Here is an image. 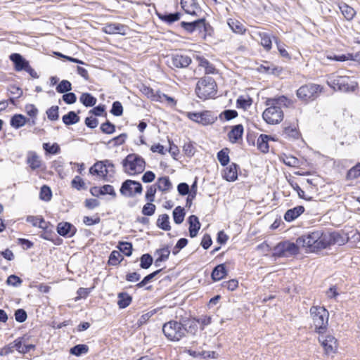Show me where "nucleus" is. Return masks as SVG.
Instances as JSON below:
<instances>
[{"instance_id": "2", "label": "nucleus", "mask_w": 360, "mask_h": 360, "mask_svg": "<svg viewBox=\"0 0 360 360\" xmlns=\"http://www.w3.org/2000/svg\"><path fill=\"white\" fill-rule=\"evenodd\" d=\"M197 96L202 100L214 98L217 92V86L214 78L205 76L197 82L195 87Z\"/></svg>"}, {"instance_id": "43", "label": "nucleus", "mask_w": 360, "mask_h": 360, "mask_svg": "<svg viewBox=\"0 0 360 360\" xmlns=\"http://www.w3.org/2000/svg\"><path fill=\"white\" fill-rule=\"evenodd\" d=\"M117 248L124 254L126 256L129 257L132 254V244L129 242L121 241L117 245Z\"/></svg>"}, {"instance_id": "54", "label": "nucleus", "mask_w": 360, "mask_h": 360, "mask_svg": "<svg viewBox=\"0 0 360 360\" xmlns=\"http://www.w3.org/2000/svg\"><path fill=\"white\" fill-rule=\"evenodd\" d=\"M157 190L158 188L155 184L147 187L145 198L148 202H153L155 200V196Z\"/></svg>"}, {"instance_id": "39", "label": "nucleus", "mask_w": 360, "mask_h": 360, "mask_svg": "<svg viewBox=\"0 0 360 360\" xmlns=\"http://www.w3.org/2000/svg\"><path fill=\"white\" fill-rule=\"evenodd\" d=\"M229 153V149L228 148H224L217 153V160L222 166H226L229 164L230 161Z\"/></svg>"}, {"instance_id": "46", "label": "nucleus", "mask_w": 360, "mask_h": 360, "mask_svg": "<svg viewBox=\"0 0 360 360\" xmlns=\"http://www.w3.org/2000/svg\"><path fill=\"white\" fill-rule=\"evenodd\" d=\"M155 254L158 255V262H165L169 258V256L170 255V250L169 247H165L156 250Z\"/></svg>"}, {"instance_id": "23", "label": "nucleus", "mask_w": 360, "mask_h": 360, "mask_svg": "<svg viewBox=\"0 0 360 360\" xmlns=\"http://www.w3.org/2000/svg\"><path fill=\"white\" fill-rule=\"evenodd\" d=\"M228 272L225 264L217 265L212 271L211 278L213 281H219L227 275Z\"/></svg>"}, {"instance_id": "48", "label": "nucleus", "mask_w": 360, "mask_h": 360, "mask_svg": "<svg viewBox=\"0 0 360 360\" xmlns=\"http://www.w3.org/2000/svg\"><path fill=\"white\" fill-rule=\"evenodd\" d=\"M52 197V192L51 188L46 185H44L41 186L40 193H39V198L41 200L48 202L51 200Z\"/></svg>"}, {"instance_id": "6", "label": "nucleus", "mask_w": 360, "mask_h": 360, "mask_svg": "<svg viewBox=\"0 0 360 360\" xmlns=\"http://www.w3.org/2000/svg\"><path fill=\"white\" fill-rule=\"evenodd\" d=\"M300 244L290 240H283L278 243L273 249L272 256L275 257H294L300 252Z\"/></svg>"}, {"instance_id": "62", "label": "nucleus", "mask_w": 360, "mask_h": 360, "mask_svg": "<svg viewBox=\"0 0 360 360\" xmlns=\"http://www.w3.org/2000/svg\"><path fill=\"white\" fill-rule=\"evenodd\" d=\"M120 257L121 255L119 251L113 250L109 256L108 264L112 266L117 265L121 262Z\"/></svg>"}, {"instance_id": "5", "label": "nucleus", "mask_w": 360, "mask_h": 360, "mask_svg": "<svg viewBox=\"0 0 360 360\" xmlns=\"http://www.w3.org/2000/svg\"><path fill=\"white\" fill-rule=\"evenodd\" d=\"M310 314L313 319L315 331L319 334L323 333L327 328L328 311L324 307L312 306Z\"/></svg>"}, {"instance_id": "32", "label": "nucleus", "mask_w": 360, "mask_h": 360, "mask_svg": "<svg viewBox=\"0 0 360 360\" xmlns=\"http://www.w3.org/2000/svg\"><path fill=\"white\" fill-rule=\"evenodd\" d=\"M117 304L120 309H124L127 307L132 301V297L127 292H121L117 295Z\"/></svg>"}, {"instance_id": "15", "label": "nucleus", "mask_w": 360, "mask_h": 360, "mask_svg": "<svg viewBox=\"0 0 360 360\" xmlns=\"http://www.w3.org/2000/svg\"><path fill=\"white\" fill-rule=\"evenodd\" d=\"M9 58L14 65L15 70L17 72L26 70V68L30 65L29 61L23 58L20 53H12Z\"/></svg>"}, {"instance_id": "4", "label": "nucleus", "mask_w": 360, "mask_h": 360, "mask_svg": "<svg viewBox=\"0 0 360 360\" xmlns=\"http://www.w3.org/2000/svg\"><path fill=\"white\" fill-rule=\"evenodd\" d=\"M124 172L128 174L142 173L146 167L144 159L136 153H131L122 161Z\"/></svg>"}, {"instance_id": "11", "label": "nucleus", "mask_w": 360, "mask_h": 360, "mask_svg": "<svg viewBox=\"0 0 360 360\" xmlns=\"http://www.w3.org/2000/svg\"><path fill=\"white\" fill-rule=\"evenodd\" d=\"M188 117L195 122L202 124V125L213 124L217 120V117L213 114V112L209 110H205L201 112H188Z\"/></svg>"}, {"instance_id": "61", "label": "nucleus", "mask_w": 360, "mask_h": 360, "mask_svg": "<svg viewBox=\"0 0 360 360\" xmlns=\"http://www.w3.org/2000/svg\"><path fill=\"white\" fill-rule=\"evenodd\" d=\"M71 185L73 188H76L78 191L86 188L85 183L79 176H76L72 180Z\"/></svg>"}, {"instance_id": "13", "label": "nucleus", "mask_w": 360, "mask_h": 360, "mask_svg": "<svg viewBox=\"0 0 360 360\" xmlns=\"http://www.w3.org/2000/svg\"><path fill=\"white\" fill-rule=\"evenodd\" d=\"M89 173L92 175H97L101 177L104 181H108V171L106 170L104 160L97 161L89 168Z\"/></svg>"}, {"instance_id": "38", "label": "nucleus", "mask_w": 360, "mask_h": 360, "mask_svg": "<svg viewBox=\"0 0 360 360\" xmlns=\"http://www.w3.org/2000/svg\"><path fill=\"white\" fill-rule=\"evenodd\" d=\"M173 219L174 221L176 224H181L184 220L186 215V212L184 207L181 206H177L175 207V209L173 210Z\"/></svg>"}, {"instance_id": "34", "label": "nucleus", "mask_w": 360, "mask_h": 360, "mask_svg": "<svg viewBox=\"0 0 360 360\" xmlns=\"http://www.w3.org/2000/svg\"><path fill=\"white\" fill-rule=\"evenodd\" d=\"M79 101L85 107H93L96 105L97 99L90 93H83Z\"/></svg>"}, {"instance_id": "33", "label": "nucleus", "mask_w": 360, "mask_h": 360, "mask_svg": "<svg viewBox=\"0 0 360 360\" xmlns=\"http://www.w3.org/2000/svg\"><path fill=\"white\" fill-rule=\"evenodd\" d=\"M27 120H28L24 115L15 114L11 117L10 124L15 129H19L24 126Z\"/></svg>"}, {"instance_id": "41", "label": "nucleus", "mask_w": 360, "mask_h": 360, "mask_svg": "<svg viewBox=\"0 0 360 360\" xmlns=\"http://www.w3.org/2000/svg\"><path fill=\"white\" fill-rule=\"evenodd\" d=\"M27 163L30 165L32 170L39 169L41 167V160L39 157L35 153H33L30 156L27 158Z\"/></svg>"}, {"instance_id": "22", "label": "nucleus", "mask_w": 360, "mask_h": 360, "mask_svg": "<svg viewBox=\"0 0 360 360\" xmlns=\"http://www.w3.org/2000/svg\"><path fill=\"white\" fill-rule=\"evenodd\" d=\"M304 212V207L302 205L296 206L292 209H289L284 214V219L290 222L296 219Z\"/></svg>"}, {"instance_id": "28", "label": "nucleus", "mask_w": 360, "mask_h": 360, "mask_svg": "<svg viewBox=\"0 0 360 360\" xmlns=\"http://www.w3.org/2000/svg\"><path fill=\"white\" fill-rule=\"evenodd\" d=\"M127 26L119 23H110L105 27V32L107 34H125Z\"/></svg>"}, {"instance_id": "16", "label": "nucleus", "mask_w": 360, "mask_h": 360, "mask_svg": "<svg viewBox=\"0 0 360 360\" xmlns=\"http://www.w3.org/2000/svg\"><path fill=\"white\" fill-rule=\"evenodd\" d=\"M202 18H199L191 22H181V27L188 34H192L195 31L201 33V27L202 26Z\"/></svg>"}, {"instance_id": "17", "label": "nucleus", "mask_w": 360, "mask_h": 360, "mask_svg": "<svg viewBox=\"0 0 360 360\" xmlns=\"http://www.w3.org/2000/svg\"><path fill=\"white\" fill-rule=\"evenodd\" d=\"M156 15H158V18L161 20L162 22L167 25H172V23L178 21L180 20L181 14L179 12H175V13H160L156 11Z\"/></svg>"}, {"instance_id": "35", "label": "nucleus", "mask_w": 360, "mask_h": 360, "mask_svg": "<svg viewBox=\"0 0 360 360\" xmlns=\"http://www.w3.org/2000/svg\"><path fill=\"white\" fill-rule=\"evenodd\" d=\"M80 117L75 111H70L63 115L62 120L65 125H72L79 122Z\"/></svg>"}, {"instance_id": "52", "label": "nucleus", "mask_w": 360, "mask_h": 360, "mask_svg": "<svg viewBox=\"0 0 360 360\" xmlns=\"http://www.w3.org/2000/svg\"><path fill=\"white\" fill-rule=\"evenodd\" d=\"M360 176V162L352 167L347 174V179H355Z\"/></svg>"}, {"instance_id": "12", "label": "nucleus", "mask_w": 360, "mask_h": 360, "mask_svg": "<svg viewBox=\"0 0 360 360\" xmlns=\"http://www.w3.org/2000/svg\"><path fill=\"white\" fill-rule=\"evenodd\" d=\"M192 62L191 58L186 55L172 54L171 56V65L176 68H187Z\"/></svg>"}, {"instance_id": "57", "label": "nucleus", "mask_w": 360, "mask_h": 360, "mask_svg": "<svg viewBox=\"0 0 360 360\" xmlns=\"http://www.w3.org/2000/svg\"><path fill=\"white\" fill-rule=\"evenodd\" d=\"M153 202H148L142 208V214L145 216H152L156 209V206L152 203Z\"/></svg>"}, {"instance_id": "49", "label": "nucleus", "mask_w": 360, "mask_h": 360, "mask_svg": "<svg viewBox=\"0 0 360 360\" xmlns=\"http://www.w3.org/2000/svg\"><path fill=\"white\" fill-rule=\"evenodd\" d=\"M100 129L103 134H112L115 131V125L109 120H106L104 123L101 124Z\"/></svg>"}, {"instance_id": "25", "label": "nucleus", "mask_w": 360, "mask_h": 360, "mask_svg": "<svg viewBox=\"0 0 360 360\" xmlns=\"http://www.w3.org/2000/svg\"><path fill=\"white\" fill-rule=\"evenodd\" d=\"M189 224V236L191 238H194L198 235V233L200 229V223L198 217L195 215H191L188 219Z\"/></svg>"}, {"instance_id": "50", "label": "nucleus", "mask_w": 360, "mask_h": 360, "mask_svg": "<svg viewBox=\"0 0 360 360\" xmlns=\"http://www.w3.org/2000/svg\"><path fill=\"white\" fill-rule=\"evenodd\" d=\"M162 271V269L155 271L154 272L145 276L143 280L136 284L137 288H142L145 286L148 283L150 282L158 274Z\"/></svg>"}, {"instance_id": "36", "label": "nucleus", "mask_w": 360, "mask_h": 360, "mask_svg": "<svg viewBox=\"0 0 360 360\" xmlns=\"http://www.w3.org/2000/svg\"><path fill=\"white\" fill-rule=\"evenodd\" d=\"M157 226L164 231H169L171 226L169 215L167 214L160 215L157 220Z\"/></svg>"}, {"instance_id": "20", "label": "nucleus", "mask_w": 360, "mask_h": 360, "mask_svg": "<svg viewBox=\"0 0 360 360\" xmlns=\"http://www.w3.org/2000/svg\"><path fill=\"white\" fill-rule=\"evenodd\" d=\"M319 341L321 342V345L327 354L335 352L337 348V340L333 336L326 335L323 340L319 338Z\"/></svg>"}, {"instance_id": "55", "label": "nucleus", "mask_w": 360, "mask_h": 360, "mask_svg": "<svg viewBox=\"0 0 360 360\" xmlns=\"http://www.w3.org/2000/svg\"><path fill=\"white\" fill-rule=\"evenodd\" d=\"M261 44L266 50L269 51L271 49L272 41L270 36L266 33L260 34Z\"/></svg>"}, {"instance_id": "14", "label": "nucleus", "mask_w": 360, "mask_h": 360, "mask_svg": "<svg viewBox=\"0 0 360 360\" xmlns=\"http://www.w3.org/2000/svg\"><path fill=\"white\" fill-rule=\"evenodd\" d=\"M58 233L63 237H72L76 232L77 229L71 223L67 221H62L57 225Z\"/></svg>"}, {"instance_id": "3", "label": "nucleus", "mask_w": 360, "mask_h": 360, "mask_svg": "<svg viewBox=\"0 0 360 360\" xmlns=\"http://www.w3.org/2000/svg\"><path fill=\"white\" fill-rule=\"evenodd\" d=\"M328 84L335 90L343 92H353L358 88V83L348 76L332 75L328 79Z\"/></svg>"}, {"instance_id": "27", "label": "nucleus", "mask_w": 360, "mask_h": 360, "mask_svg": "<svg viewBox=\"0 0 360 360\" xmlns=\"http://www.w3.org/2000/svg\"><path fill=\"white\" fill-rule=\"evenodd\" d=\"M266 105H276L280 106H285L287 108L291 107L293 104V102L288 99L287 97L284 96H279L278 98H268L266 101Z\"/></svg>"}, {"instance_id": "24", "label": "nucleus", "mask_w": 360, "mask_h": 360, "mask_svg": "<svg viewBox=\"0 0 360 360\" xmlns=\"http://www.w3.org/2000/svg\"><path fill=\"white\" fill-rule=\"evenodd\" d=\"M181 5L186 13L197 15L196 10L199 8V6L195 0H181Z\"/></svg>"}, {"instance_id": "60", "label": "nucleus", "mask_w": 360, "mask_h": 360, "mask_svg": "<svg viewBox=\"0 0 360 360\" xmlns=\"http://www.w3.org/2000/svg\"><path fill=\"white\" fill-rule=\"evenodd\" d=\"M16 343V339L9 343L8 345L4 346L2 349L0 350V356H7L14 352V349H15V344Z\"/></svg>"}, {"instance_id": "30", "label": "nucleus", "mask_w": 360, "mask_h": 360, "mask_svg": "<svg viewBox=\"0 0 360 360\" xmlns=\"http://www.w3.org/2000/svg\"><path fill=\"white\" fill-rule=\"evenodd\" d=\"M273 139L266 134H261L257 141V148L264 153H268L269 146V141L272 140Z\"/></svg>"}, {"instance_id": "29", "label": "nucleus", "mask_w": 360, "mask_h": 360, "mask_svg": "<svg viewBox=\"0 0 360 360\" xmlns=\"http://www.w3.org/2000/svg\"><path fill=\"white\" fill-rule=\"evenodd\" d=\"M15 350H17L20 354H27L31 349H34L35 348V345L32 344H25V338L20 337L16 339V343L15 344Z\"/></svg>"}, {"instance_id": "47", "label": "nucleus", "mask_w": 360, "mask_h": 360, "mask_svg": "<svg viewBox=\"0 0 360 360\" xmlns=\"http://www.w3.org/2000/svg\"><path fill=\"white\" fill-rule=\"evenodd\" d=\"M140 266L142 269H148L153 264V259L150 254H143L140 258Z\"/></svg>"}, {"instance_id": "63", "label": "nucleus", "mask_w": 360, "mask_h": 360, "mask_svg": "<svg viewBox=\"0 0 360 360\" xmlns=\"http://www.w3.org/2000/svg\"><path fill=\"white\" fill-rule=\"evenodd\" d=\"M14 316L15 321L18 323L25 322L27 318V312L23 309H18L15 310Z\"/></svg>"}, {"instance_id": "21", "label": "nucleus", "mask_w": 360, "mask_h": 360, "mask_svg": "<svg viewBox=\"0 0 360 360\" xmlns=\"http://www.w3.org/2000/svg\"><path fill=\"white\" fill-rule=\"evenodd\" d=\"M197 323L198 322L196 321V319H193L192 320L186 319L184 321L182 325L184 328V337L186 336V333L190 334L191 335H195L198 329Z\"/></svg>"}, {"instance_id": "58", "label": "nucleus", "mask_w": 360, "mask_h": 360, "mask_svg": "<svg viewBox=\"0 0 360 360\" xmlns=\"http://www.w3.org/2000/svg\"><path fill=\"white\" fill-rule=\"evenodd\" d=\"M110 113L117 117L121 116L123 114V107L120 101L113 102Z\"/></svg>"}, {"instance_id": "10", "label": "nucleus", "mask_w": 360, "mask_h": 360, "mask_svg": "<svg viewBox=\"0 0 360 360\" xmlns=\"http://www.w3.org/2000/svg\"><path fill=\"white\" fill-rule=\"evenodd\" d=\"M269 106L262 113L264 121L270 124H276L283 118V112L280 106L276 105H266Z\"/></svg>"}, {"instance_id": "19", "label": "nucleus", "mask_w": 360, "mask_h": 360, "mask_svg": "<svg viewBox=\"0 0 360 360\" xmlns=\"http://www.w3.org/2000/svg\"><path fill=\"white\" fill-rule=\"evenodd\" d=\"M53 227L51 226H44V229L39 233V236L46 240L52 241L55 245H59V241L61 240L53 230Z\"/></svg>"}, {"instance_id": "31", "label": "nucleus", "mask_w": 360, "mask_h": 360, "mask_svg": "<svg viewBox=\"0 0 360 360\" xmlns=\"http://www.w3.org/2000/svg\"><path fill=\"white\" fill-rule=\"evenodd\" d=\"M158 189L163 193H167L172 188V184L170 181L169 176H162L158 179L156 184H155Z\"/></svg>"}, {"instance_id": "9", "label": "nucleus", "mask_w": 360, "mask_h": 360, "mask_svg": "<svg viewBox=\"0 0 360 360\" xmlns=\"http://www.w3.org/2000/svg\"><path fill=\"white\" fill-rule=\"evenodd\" d=\"M143 186L139 181L127 179L124 181L120 188V192L122 195L126 198H134L136 195L142 193Z\"/></svg>"}, {"instance_id": "1", "label": "nucleus", "mask_w": 360, "mask_h": 360, "mask_svg": "<svg viewBox=\"0 0 360 360\" xmlns=\"http://www.w3.org/2000/svg\"><path fill=\"white\" fill-rule=\"evenodd\" d=\"M341 236L336 232L321 230L309 232L297 238V243L307 251L316 252L339 243Z\"/></svg>"}, {"instance_id": "26", "label": "nucleus", "mask_w": 360, "mask_h": 360, "mask_svg": "<svg viewBox=\"0 0 360 360\" xmlns=\"http://www.w3.org/2000/svg\"><path fill=\"white\" fill-rule=\"evenodd\" d=\"M243 134V126L240 124L233 126L231 130L228 133V138L232 143L238 142L242 139Z\"/></svg>"}, {"instance_id": "53", "label": "nucleus", "mask_w": 360, "mask_h": 360, "mask_svg": "<svg viewBox=\"0 0 360 360\" xmlns=\"http://www.w3.org/2000/svg\"><path fill=\"white\" fill-rule=\"evenodd\" d=\"M238 116V112L235 110H225L219 115L220 120L224 119L229 121L236 118Z\"/></svg>"}, {"instance_id": "64", "label": "nucleus", "mask_w": 360, "mask_h": 360, "mask_svg": "<svg viewBox=\"0 0 360 360\" xmlns=\"http://www.w3.org/2000/svg\"><path fill=\"white\" fill-rule=\"evenodd\" d=\"M22 283V280L16 275L12 274L7 278L6 283L14 287L20 286Z\"/></svg>"}, {"instance_id": "37", "label": "nucleus", "mask_w": 360, "mask_h": 360, "mask_svg": "<svg viewBox=\"0 0 360 360\" xmlns=\"http://www.w3.org/2000/svg\"><path fill=\"white\" fill-rule=\"evenodd\" d=\"M339 8L343 16L347 20H352L356 14V11H354V9L346 4H342L340 5Z\"/></svg>"}, {"instance_id": "40", "label": "nucleus", "mask_w": 360, "mask_h": 360, "mask_svg": "<svg viewBox=\"0 0 360 360\" xmlns=\"http://www.w3.org/2000/svg\"><path fill=\"white\" fill-rule=\"evenodd\" d=\"M89 352V347L84 344H79L72 347L70 353L72 355L79 356L82 354H85Z\"/></svg>"}, {"instance_id": "7", "label": "nucleus", "mask_w": 360, "mask_h": 360, "mask_svg": "<svg viewBox=\"0 0 360 360\" xmlns=\"http://www.w3.org/2000/svg\"><path fill=\"white\" fill-rule=\"evenodd\" d=\"M319 84L308 83L301 86L296 92L297 98L304 103H309L316 100L322 91Z\"/></svg>"}, {"instance_id": "56", "label": "nucleus", "mask_w": 360, "mask_h": 360, "mask_svg": "<svg viewBox=\"0 0 360 360\" xmlns=\"http://www.w3.org/2000/svg\"><path fill=\"white\" fill-rule=\"evenodd\" d=\"M252 100L250 98H245L243 96H239L236 101L238 108L246 109L252 105Z\"/></svg>"}, {"instance_id": "8", "label": "nucleus", "mask_w": 360, "mask_h": 360, "mask_svg": "<svg viewBox=\"0 0 360 360\" xmlns=\"http://www.w3.org/2000/svg\"><path fill=\"white\" fill-rule=\"evenodd\" d=\"M162 332L165 337L171 341L177 342L184 337L181 322L170 321L162 326Z\"/></svg>"}, {"instance_id": "18", "label": "nucleus", "mask_w": 360, "mask_h": 360, "mask_svg": "<svg viewBox=\"0 0 360 360\" xmlns=\"http://www.w3.org/2000/svg\"><path fill=\"white\" fill-rule=\"evenodd\" d=\"M239 166L236 163L232 162L227 167L223 174V177L228 181H235L238 179V170Z\"/></svg>"}, {"instance_id": "44", "label": "nucleus", "mask_w": 360, "mask_h": 360, "mask_svg": "<svg viewBox=\"0 0 360 360\" xmlns=\"http://www.w3.org/2000/svg\"><path fill=\"white\" fill-rule=\"evenodd\" d=\"M43 149L46 153L56 155L60 153V146L57 143L51 145L49 143H43Z\"/></svg>"}, {"instance_id": "45", "label": "nucleus", "mask_w": 360, "mask_h": 360, "mask_svg": "<svg viewBox=\"0 0 360 360\" xmlns=\"http://www.w3.org/2000/svg\"><path fill=\"white\" fill-rule=\"evenodd\" d=\"M56 91L59 94H65L72 90V84L70 81L63 79L56 86Z\"/></svg>"}, {"instance_id": "59", "label": "nucleus", "mask_w": 360, "mask_h": 360, "mask_svg": "<svg viewBox=\"0 0 360 360\" xmlns=\"http://www.w3.org/2000/svg\"><path fill=\"white\" fill-rule=\"evenodd\" d=\"M101 187V195H109L112 198H115L117 197L116 192L114 189V187L110 184L103 185Z\"/></svg>"}, {"instance_id": "42", "label": "nucleus", "mask_w": 360, "mask_h": 360, "mask_svg": "<svg viewBox=\"0 0 360 360\" xmlns=\"http://www.w3.org/2000/svg\"><path fill=\"white\" fill-rule=\"evenodd\" d=\"M228 23L232 31L236 34H243L246 30L244 25L238 20H230Z\"/></svg>"}, {"instance_id": "51", "label": "nucleus", "mask_w": 360, "mask_h": 360, "mask_svg": "<svg viewBox=\"0 0 360 360\" xmlns=\"http://www.w3.org/2000/svg\"><path fill=\"white\" fill-rule=\"evenodd\" d=\"M59 108L58 105H53L46 110V115L49 120L51 121L58 120L59 118Z\"/></svg>"}]
</instances>
